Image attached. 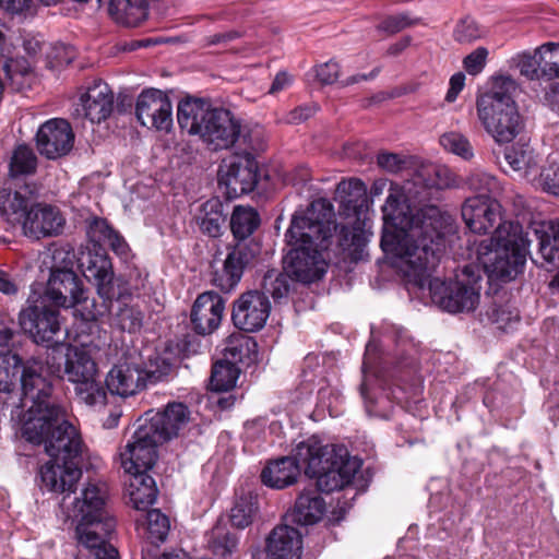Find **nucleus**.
<instances>
[{
	"instance_id": "49530a36",
	"label": "nucleus",
	"mask_w": 559,
	"mask_h": 559,
	"mask_svg": "<svg viewBox=\"0 0 559 559\" xmlns=\"http://www.w3.org/2000/svg\"><path fill=\"white\" fill-rule=\"evenodd\" d=\"M282 559H300L302 539L298 530L282 524Z\"/></svg>"
},
{
	"instance_id": "2eb2a0df",
	"label": "nucleus",
	"mask_w": 559,
	"mask_h": 559,
	"mask_svg": "<svg viewBox=\"0 0 559 559\" xmlns=\"http://www.w3.org/2000/svg\"><path fill=\"white\" fill-rule=\"evenodd\" d=\"M97 378V364L90 352L70 344L66 379L75 384L76 397L88 406L106 405V391Z\"/></svg>"
},
{
	"instance_id": "c85d7f7f",
	"label": "nucleus",
	"mask_w": 559,
	"mask_h": 559,
	"mask_svg": "<svg viewBox=\"0 0 559 559\" xmlns=\"http://www.w3.org/2000/svg\"><path fill=\"white\" fill-rule=\"evenodd\" d=\"M33 204V199L26 192L12 188L0 189V215L11 226H21Z\"/></svg>"
},
{
	"instance_id": "8fccbe9b",
	"label": "nucleus",
	"mask_w": 559,
	"mask_h": 559,
	"mask_svg": "<svg viewBox=\"0 0 559 559\" xmlns=\"http://www.w3.org/2000/svg\"><path fill=\"white\" fill-rule=\"evenodd\" d=\"M186 330H188V328H186ZM202 336L203 335L197 334L192 329V331H186L185 333L177 335L175 342H169L168 347L170 348L173 343H175L178 355L189 357L200 352Z\"/></svg>"
},
{
	"instance_id": "9d476101",
	"label": "nucleus",
	"mask_w": 559,
	"mask_h": 559,
	"mask_svg": "<svg viewBox=\"0 0 559 559\" xmlns=\"http://www.w3.org/2000/svg\"><path fill=\"white\" fill-rule=\"evenodd\" d=\"M242 145L219 166L218 187L228 200L252 192L261 179L257 156L266 148L262 130L255 128L245 133Z\"/></svg>"
},
{
	"instance_id": "774afa93",
	"label": "nucleus",
	"mask_w": 559,
	"mask_h": 559,
	"mask_svg": "<svg viewBox=\"0 0 559 559\" xmlns=\"http://www.w3.org/2000/svg\"><path fill=\"white\" fill-rule=\"evenodd\" d=\"M465 85V74L463 72H457L453 74L450 79V87L445 95V100L452 103L456 99L457 95L461 93Z\"/></svg>"
},
{
	"instance_id": "c9c22d12",
	"label": "nucleus",
	"mask_w": 559,
	"mask_h": 559,
	"mask_svg": "<svg viewBox=\"0 0 559 559\" xmlns=\"http://www.w3.org/2000/svg\"><path fill=\"white\" fill-rule=\"evenodd\" d=\"M46 346V357L43 361L44 371L53 380L66 379V368L68 365V354L70 344L55 341L52 344H43Z\"/></svg>"
},
{
	"instance_id": "9b49d317",
	"label": "nucleus",
	"mask_w": 559,
	"mask_h": 559,
	"mask_svg": "<svg viewBox=\"0 0 559 559\" xmlns=\"http://www.w3.org/2000/svg\"><path fill=\"white\" fill-rule=\"evenodd\" d=\"M280 299V271L269 270L261 282L260 289L241 293L233 301L231 322L234 326L245 333L261 331L271 313V301Z\"/></svg>"
},
{
	"instance_id": "58836bf2",
	"label": "nucleus",
	"mask_w": 559,
	"mask_h": 559,
	"mask_svg": "<svg viewBox=\"0 0 559 559\" xmlns=\"http://www.w3.org/2000/svg\"><path fill=\"white\" fill-rule=\"evenodd\" d=\"M38 158L34 151L25 144L17 145L9 163V176L21 178L33 176L37 171Z\"/></svg>"
},
{
	"instance_id": "e2e57ef3",
	"label": "nucleus",
	"mask_w": 559,
	"mask_h": 559,
	"mask_svg": "<svg viewBox=\"0 0 559 559\" xmlns=\"http://www.w3.org/2000/svg\"><path fill=\"white\" fill-rule=\"evenodd\" d=\"M0 8L12 15H33L35 7L33 0H0Z\"/></svg>"
},
{
	"instance_id": "69168bd1",
	"label": "nucleus",
	"mask_w": 559,
	"mask_h": 559,
	"mask_svg": "<svg viewBox=\"0 0 559 559\" xmlns=\"http://www.w3.org/2000/svg\"><path fill=\"white\" fill-rule=\"evenodd\" d=\"M318 107L314 105H304L292 110L287 116L288 123H300L312 117Z\"/></svg>"
},
{
	"instance_id": "cd10ccee",
	"label": "nucleus",
	"mask_w": 559,
	"mask_h": 559,
	"mask_svg": "<svg viewBox=\"0 0 559 559\" xmlns=\"http://www.w3.org/2000/svg\"><path fill=\"white\" fill-rule=\"evenodd\" d=\"M259 509L258 495L241 487L235 490L233 506L228 512V521L233 527L245 530L253 523Z\"/></svg>"
},
{
	"instance_id": "b1692460",
	"label": "nucleus",
	"mask_w": 559,
	"mask_h": 559,
	"mask_svg": "<svg viewBox=\"0 0 559 559\" xmlns=\"http://www.w3.org/2000/svg\"><path fill=\"white\" fill-rule=\"evenodd\" d=\"M81 103L85 118L93 123H99L106 120L112 112L114 94L108 84L98 80L81 96Z\"/></svg>"
},
{
	"instance_id": "f8f14e48",
	"label": "nucleus",
	"mask_w": 559,
	"mask_h": 559,
	"mask_svg": "<svg viewBox=\"0 0 559 559\" xmlns=\"http://www.w3.org/2000/svg\"><path fill=\"white\" fill-rule=\"evenodd\" d=\"M75 254L73 251L55 250L52 265L46 284L43 298L57 307L72 308L81 306L82 316L84 307L91 308V300L86 296L83 281L74 271Z\"/></svg>"
},
{
	"instance_id": "0e129e2a",
	"label": "nucleus",
	"mask_w": 559,
	"mask_h": 559,
	"mask_svg": "<svg viewBox=\"0 0 559 559\" xmlns=\"http://www.w3.org/2000/svg\"><path fill=\"white\" fill-rule=\"evenodd\" d=\"M44 40L38 36L26 34L22 37V46L26 55L31 58H35L43 50Z\"/></svg>"
},
{
	"instance_id": "72a5a7b5",
	"label": "nucleus",
	"mask_w": 559,
	"mask_h": 559,
	"mask_svg": "<svg viewBox=\"0 0 559 559\" xmlns=\"http://www.w3.org/2000/svg\"><path fill=\"white\" fill-rule=\"evenodd\" d=\"M504 159L510 168L521 176H528L538 168V155L522 140L504 150Z\"/></svg>"
},
{
	"instance_id": "aec40b11",
	"label": "nucleus",
	"mask_w": 559,
	"mask_h": 559,
	"mask_svg": "<svg viewBox=\"0 0 559 559\" xmlns=\"http://www.w3.org/2000/svg\"><path fill=\"white\" fill-rule=\"evenodd\" d=\"M466 227L475 234L495 233L500 224L510 223L501 217V205L497 199L467 198L461 209Z\"/></svg>"
},
{
	"instance_id": "4d7b16f0",
	"label": "nucleus",
	"mask_w": 559,
	"mask_h": 559,
	"mask_svg": "<svg viewBox=\"0 0 559 559\" xmlns=\"http://www.w3.org/2000/svg\"><path fill=\"white\" fill-rule=\"evenodd\" d=\"M317 80L322 85H331L335 83L340 76V64L333 60L314 67Z\"/></svg>"
},
{
	"instance_id": "39448f33",
	"label": "nucleus",
	"mask_w": 559,
	"mask_h": 559,
	"mask_svg": "<svg viewBox=\"0 0 559 559\" xmlns=\"http://www.w3.org/2000/svg\"><path fill=\"white\" fill-rule=\"evenodd\" d=\"M261 218L252 207L235 206L229 221L234 245L227 246V254L222 265H211V283L223 293L231 292L241 281L248 269L261 252V243L251 237L259 228Z\"/></svg>"
},
{
	"instance_id": "6e6d98bb",
	"label": "nucleus",
	"mask_w": 559,
	"mask_h": 559,
	"mask_svg": "<svg viewBox=\"0 0 559 559\" xmlns=\"http://www.w3.org/2000/svg\"><path fill=\"white\" fill-rule=\"evenodd\" d=\"M280 524L275 525L265 539L263 550L254 555V559H280Z\"/></svg>"
},
{
	"instance_id": "f3484780",
	"label": "nucleus",
	"mask_w": 559,
	"mask_h": 559,
	"mask_svg": "<svg viewBox=\"0 0 559 559\" xmlns=\"http://www.w3.org/2000/svg\"><path fill=\"white\" fill-rule=\"evenodd\" d=\"M28 306L21 310L19 323L36 344H52L55 336L60 332V311L53 304L38 297L36 300L27 299Z\"/></svg>"
},
{
	"instance_id": "e433bc0d",
	"label": "nucleus",
	"mask_w": 559,
	"mask_h": 559,
	"mask_svg": "<svg viewBox=\"0 0 559 559\" xmlns=\"http://www.w3.org/2000/svg\"><path fill=\"white\" fill-rule=\"evenodd\" d=\"M169 97L159 90H144L138 97L135 104V116L143 127H148L152 119L160 110L162 104Z\"/></svg>"
},
{
	"instance_id": "a19ab883",
	"label": "nucleus",
	"mask_w": 559,
	"mask_h": 559,
	"mask_svg": "<svg viewBox=\"0 0 559 559\" xmlns=\"http://www.w3.org/2000/svg\"><path fill=\"white\" fill-rule=\"evenodd\" d=\"M336 191L345 195L343 203L356 214H359L362 207L367 205V187L360 179L342 180L337 185Z\"/></svg>"
},
{
	"instance_id": "473e14b6",
	"label": "nucleus",
	"mask_w": 559,
	"mask_h": 559,
	"mask_svg": "<svg viewBox=\"0 0 559 559\" xmlns=\"http://www.w3.org/2000/svg\"><path fill=\"white\" fill-rule=\"evenodd\" d=\"M224 359L235 366H250L258 357V343L246 334H231L223 349Z\"/></svg>"
},
{
	"instance_id": "79ce46f5",
	"label": "nucleus",
	"mask_w": 559,
	"mask_h": 559,
	"mask_svg": "<svg viewBox=\"0 0 559 559\" xmlns=\"http://www.w3.org/2000/svg\"><path fill=\"white\" fill-rule=\"evenodd\" d=\"M23 361L19 354L0 353V392L10 393L14 390Z\"/></svg>"
},
{
	"instance_id": "052dcab7",
	"label": "nucleus",
	"mask_w": 559,
	"mask_h": 559,
	"mask_svg": "<svg viewBox=\"0 0 559 559\" xmlns=\"http://www.w3.org/2000/svg\"><path fill=\"white\" fill-rule=\"evenodd\" d=\"M377 163L382 169L396 174L405 167L406 159L396 153L382 152L378 154Z\"/></svg>"
},
{
	"instance_id": "2f4dec72",
	"label": "nucleus",
	"mask_w": 559,
	"mask_h": 559,
	"mask_svg": "<svg viewBox=\"0 0 559 559\" xmlns=\"http://www.w3.org/2000/svg\"><path fill=\"white\" fill-rule=\"evenodd\" d=\"M109 15L120 25L136 27L148 15L147 0H109Z\"/></svg>"
},
{
	"instance_id": "603ef678",
	"label": "nucleus",
	"mask_w": 559,
	"mask_h": 559,
	"mask_svg": "<svg viewBox=\"0 0 559 559\" xmlns=\"http://www.w3.org/2000/svg\"><path fill=\"white\" fill-rule=\"evenodd\" d=\"M421 22L420 17H411L406 12L395 15L386 16L378 26L377 29L385 32L390 35L399 33L407 27L417 25Z\"/></svg>"
},
{
	"instance_id": "1a4fd4ad",
	"label": "nucleus",
	"mask_w": 559,
	"mask_h": 559,
	"mask_svg": "<svg viewBox=\"0 0 559 559\" xmlns=\"http://www.w3.org/2000/svg\"><path fill=\"white\" fill-rule=\"evenodd\" d=\"M443 251L439 254H441ZM395 266L404 274L408 282L424 288L428 284L431 301L441 310L450 313L471 312L475 310L479 304L480 298V281L479 269L477 265H465L461 273L456 275L453 282H445L438 277L430 278L432 270L437 266L439 261L433 264L426 274L423 275L420 282L416 278L408 276L399 265L397 257L394 255ZM440 260V258H438Z\"/></svg>"
},
{
	"instance_id": "5701e85b",
	"label": "nucleus",
	"mask_w": 559,
	"mask_h": 559,
	"mask_svg": "<svg viewBox=\"0 0 559 559\" xmlns=\"http://www.w3.org/2000/svg\"><path fill=\"white\" fill-rule=\"evenodd\" d=\"M189 419L190 411L186 404L169 402L143 426L157 437V441L167 442L178 436Z\"/></svg>"
},
{
	"instance_id": "4be33fe9",
	"label": "nucleus",
	"mask_w": 559,
	"mask_h": 559,
	"mask_svg": "<svg viewBox=\"0 0 559 559\" xmlns=\"http://www.w3.org/2000/svg\"><path fill=\"white\" fill-rule=\"evenodd\" d=\"M64 219L57 206L33 202L21 227L28 238L39 240L62 233Z\"/></svg>"
},
{
	"instance_id": "680f3d73",
	"label": "nucleus",
	"mask_w": 559,
	"mask_h": 559,
	"mask_svg": "<svg viewBox=\"0 0 559 559\" xmlns=\"http://www.w3.org/2000/svg\"><path fill=\"white\" fill-rule=\"evenodd\" d=\"M173 126V106L171 102L168 98L166 103L162 104L160 110L158 114L152 119L151 123L147 128H155L159 131H169Z\"/></svg>"
},
{
	"instance_id": "4468645a",
	"label": "nucleus",
	"mask_w": 559,
	"mask_h": 559,
	"mask_svg": "<svg viewBox=\"0 0 559 559\" xmlns=\"http://www.w3.org/2000/svg\"><path fill=\"white\" fill-rule=\"evenodd\" d=\"M80 266L84 277L96 286L97 294L102 299L97 304L95 299L91 300V308L84 307L85 321H97L99 318L110 312L112 301L116 297L114 285V269L111 259L102 247L88 250L80 259Z\"/></svg>"
},
{
	"instance_id": "a18cd8bd",
	"label": "nucleus",
	"mask_w": 559,
	"mask_h": 559,
	"mask_svg": "<svg viewBox=\"0 0 559 559\" xmlns=\"http://www.w3.org/2000/svg\"><path fill=\"white\" fill-rule=\"evenodd\" d=\"M440 144L448 152H451L466 160L474 156L471 142L464 134L460 132H445L440 136Z\"/></svg>"
},
{
	"instance_id": "7ed1b4c3",
	"label": "nucleus",
	"mask_w": 559,
	"mask_h": 559,
	"mask_svg": "<svg viewBox=\"0 0 559 559\" xmlns=\"http://www.w3.org/2000/svg\"><path fill=\"white\" fill-rule=\"evenodd\" d=\"M336 227L333 205L324 198L312 201L302 214H295L285 235L293 246L284 260L287 275L304 283L322 278L328 270L322 252L330 247Z\"/></svg>"
},
{
	"instance_id": "f03ea898",
	"label": "nucleus",
	"mask_w": 559,
	"mask_h": 559,
	"mask_svg": "<svg viewBox=\"0 0 559 559\" xmlns=\"http://www.w3.org/2000/svg\"><path fill=\"white\" fill-rule=\"evenodd\" d=\"M19 380L21 406L26 408L21 436L32 444L44 445L50 456L38 472L40 487L69 496L82 477L81 435L52 401L53 380L44 371L40 358L24 360Z\"/></svg>"
},
{
	"instance_id": "412c9836",
	"label": "nucleus",
	"mask_w": 559,
	"mask_h": 559,
	"mask_svg": "<svg viewBox=\"0 0 559 559\" xmlns=\"http://www.w3.org/2000/svg\"><path fill=\"white\" fill-rule=\"evenodd\" d=\"M226 300L216 292L207 290L194 300L190 321L199 335H210L215 332L223 320Z\"/></svg>"
},
{
	"instance_id": "3c124183",
	"label": "nucleus",
	"mask_w": 559,
	"mask_h": 559,
	"mask_svg": "<svg viewBox=\"0 0 559 559\" xmlns=\"http://www.w3.org/2000/svg\"><path fill=\"white\" fill-rule=\"evenodd\" d=\"M483 36L484 31L469 17L460 20L453 31V38L459 44H471Z\"/></svg>"
},
{
	"instance_id": "c03bdc74",
	"label": "nucleus",
	"mask_w": 559,
	"mask_h": 559,
	"mask_svg": "<svg viewBox=\"0 0 559 559\" xmlns=\"http://www.w3.org/2000/svg\"><path fill=\"white\" fill-rule=\"evenodd\" d=\"M539 57L540 80L559 79V44L546 43L536 49Z\"/></svg>"
},
{
	"instance_id": "393cba45",
	"label": "nucleus",
	"mask_w": 559,
	"mask_h": 559,
	"mask_svg": "<svg viewBox=\"0 0 559 559\" xmlns=\"http://www.w3.org/2000/svg\"><path fill=\"white\" fill-rule=\"evenodd\" d=\"M227 217L224 203L218 198H211L200 205L194 218L203 235L218 238L227 227Z\"/></svg>"
},
{
	"instance_id": "423d86ee",
	"label": "nucleus",
	"mask_w": 559,
	"mask_h": 559,
	"mask_svg": "<svg viewBox=\"0 0 559 559\" xmlns=\"http://www.w3.org/2000/svg\"><path fill=\"white\" fill-rule=\"evenodd\" d=\"M177 121L181 130L199 135L212 151L227 150L250 130H242L240 120L226 108L212 107L202 98L187 97L179 102Z\"/></svg>"
},
{
	"instance_id": "37998d69",
	"label": "nucleus",
	"mask_w": 559,
	"mask_h": 559,
	"mask_svg": "<svg viewBox=\"0 0 559 559\" xmlns=\"http://www.w3.org/2000/svg\"><path fill=\"white\" fill-rule=\"evenodd\" d=\"M466 186L483 199H497L501 192V187L497 178L486 171L476 169L466 178Z\"/></svg>"
},
{
	"instance_id": "dca6fc26",
	"label": "nucleus",
	"mask_w": 559,
	"mask_h": 559,
	"mask_svg": "<svg viewBox=\"0 0 559 559\" xmlns=\"http://www.w3.org/2000/svg\"><path fill=\"white\" fill-rule=\"evenodd\" d=\"M477 116L484 129L497 143H509L523 130L524 121L518 105L493 104L486 98L476 105Z\"/></svg>"
},
{
	"instance_id": "de8ad7c7",
	"label": "nucleus",
	"mask_w": 559,
	"mask_h": 559,
	"mask_svg": "<svg viewBox=\"0 0 559 559\" xmlns=\"http://www.w3.org/2000/svg\"><path fill=\"white\" fill-rule=\"evenodd\" d=\"M511 63L513 67L519 69L521 75L525 76L528 80H540L539 75V57L536 55V50L534 55L527 51L520 52L515 55L511 59Z\"/></svg>"
},
{
	"instance_id": "0eeeda50",
	"label": "nucleus",
	"mask_w": 559,
	"mask_h": 559,
	"mask_svg": "<svg viewBox=\"0 0 559 559\" xmlns=\"http://www.w3.org/2000/svg\"><path fill=\"white\" fill-rule=\"evenodd\" d=\"M75 535L79 545L87 550L88 559H120L118 550L109 543L116 528V519L106 508L105 492L88 484L80 498H75Z\"/></svg>"
},
{
	"instance_id": "f257e3e1",
	"label": "nucleus",
	"mask_w": 559,
	"mask_h": 559,
	"mask_svg": "<svg viewBox=\"0 0 559 559\" xmlns=\"http://www.w3.org/2000/svg\"><path fill=\"white\" fill-rule=\"evenodd\" d=\"M453 182V174L448 168H425L415 175L405 194L391 191L382 206L384 223L393 230L383 231L381 247L396 255L397 265L417 282L437 263L448 237L455 231L451 214L437 205L421 203L432 189L442 190Z\"/></svg>"
},
{
	"instance_id": "7c9ffc66",
	"label": "nucleus",
	"mask_w": 559,
	"mask_h": 559,
	"mask_svg": "<svg viewBox=\"0 0 559 559\" xmlns=\"http://www.w3.org/2000/svg\"><path fill=\"white\" fill-rule=\"evenodd\" d=\"M127 492L130 503L139 511H145L157 498L158 489L155 479L148 472L130 473Z\"/></svg>"
},
{
	"instance_id": "a211bd4d",
	"label": "nucleus",
	"mask_w": 559,
	"mask_h": 559,
	"mask_svg": "<svg viewBox=\"0 0 559 559\" xmlns=\"http://www.w3.org/2000/svg\"><path fill=\"white\" fill-rule=\"evenodd\" d=\"M164 443L141 425L120 452L121 466L126 473L150 472L157 461V447Z\"/></svg>"
},
{
	"instance_id": "864d4df0",
	"label": "nucleus",
	"mask_w": 559,
	"mask_h": 559,
	"mask_svg": "<svg viewBox=\"0 0 559 559\" xmlns=\"http://www.w3.org/2000/svg\"><path fill=\"white\" fill-rule=\"evenodd\" d=\"M87 234L94 241L119 240V234L109 225L107 219L93 217L88 223Z\"/></svg>"
},
{
	"instance_id": "5fc2aeb1",
	"label": "nucleus",
	"mask_w": 559,
	"mask_h": 559,
	"mask_svg": "<svg viewBox=\"0 0 559 559\" xmlns=\"http://www.w3.org/2000/svg\"><path fill=\"white\" fill-rule=\"evenodd\" d=\"M489 51L485 47H477L463 59V66L471 75H477L486 66Z\"/></svg>"
},
{
	"instance_id": "bb28decb",
	"label": "nucleus",
	"mask_w": 559,
	"mask_h": 559,
	"mask_svg": "<svg viewBox=\"0 0 559 559\" xmlns=\"http://www.w3.org/2000/svg\"><path fill=\"white\" fill-rule=\"evenodd\" d=\"M525 233L534 236L543 259L554 267H559V221L535 223Z\"/></svg>"
},
{
	"instance_id": "6e6552de",
	"label": "nucleus",
	"mask_w": 559,
	"mask_h": 559,
	"mask_svg": "<svg viewBox=\"0 0 559 559\" xmlns=\"http://www.w3.org/2000/svg\"><path fill=\"white\" fill-rule=\"evenodd\" d=\"M530 233L519 223L500 224L490 238V247H483L479 261L489 282H509L522 271L528 252Z\"/></svg>"
},
{
	"instance_id": "20e7f679",
	"label": "nucleus",
	"mask_w": 559,
	"mask_h": 559,
	"mask_svg": "<svg viewBox=\"0 0 559 559\" xmlns=\"http://www.w3.org/2000/svg\"><path fill=\"white\" fill-rule=\"evenodd\" d=\"M290 466L294 472L282 477V488L293 485L304 469L308 477L316 478L319 491L330 493L352 483L360 462L349 457L343 447L308 441L300 442L293 455L282 456V469Z\"/></svg>"
},
{
	"instance_id": "f704fd0d",
	"label": "nucleus",
	"mask_w": 559,
	"mask_h": 559,
	"mask_svg": "<svg viewBox=\"0 0 559 559\" xmlns=\"http://www.w3.org/2000/svg\"><path fill=\"white\" fill-rule=\"evenodd\" d=\"M325 511L324 500L314 492H302L295 502L294 520L302 525H309L321 520Z\"/></svg>"
},
{
	"instance_id": "ea45409f",
	"label": "nucleus",
	"mask_w": 559,
	"mask_h": 559,
	"mask_svg": "<svg viewBox=\"0 0 559 559\" xmlns=\"http://www.w3.org/2000/svg\"><path fill=\"white\" fill-rule=\"evenodd\" d=\"M240 374V368L225 359L212 366L210 385L213 391L226 392L235 388Z\"/></svg>"
},
{
	"instance_id": "09e8293b",
	"label": "nucleus",
	"mask_w": 559,
	"mask_h": 559,
	"mask_svg": "<svg viewBox=\"0 0 559 559\" xmlns=\"http://www.w3.org/2000/svg\"><path fill=\"white\" fill-rule=\"evenodd\" d=\"M76 57V50L73 46L57 43L51 46L47 53V63L50 69H61L69 66Z\"/></svg>"
},
{
	"instance_id": "338daca9",
	"label": "nucleus",
	"mask_w": 559,
	"mask_h": 559,
	"mask_svg": "<svg viewBox=\"0 0 559 559\" xmlns=\"http://www.w3.org/2000/svg\"><path fill=\"white\" fill-rule=\"evenodd\" d=\"M310 170L305 166H299L293 173L282 175V183L304 185L310 180Z\"/></svg>"
},
{
	"instance_id": "6ab92c4d",
	"label": "nucleus",
	"mask_w": 559,
	"mask_h": 559,
	"mask_svg": "<svg viewBox=\"0 0 559 559\" xmlns=\"http://www.w3.org/2000/svg\"><path fill=\"white\" fill-rule=\"evenodd\" d=\"M36 147L47 159H57L68 155L74 145V132L71 124L62 118H52L37 130Z\"/></svg>"
},
{
	"instance_id": "13d9d810",
	"label": "nucleus",
	"mask_w": 559,
	"mask_h": 559,
	"mask_svg": "<svg viewBox=\"0 0 559 559\" xmlns=\"http://www.w3.org/2000/svg\"><path fill=\"white\" fill-rule=\"evenodd\" d=\"M540 185L543 189L559 197V165H550L540 171Z\"/></svg>"
},
{
	"instance_id": "a878e982",
	"label": "nucleus",
	"mask_w": 559,
	"mask_h": 559,
	"mask_svg": "<svg viewBox=\"0 0 559 559\" xmlns=\"http://www.w3.org/2000/svg\"><path fill=\"white\" fill-rule=\"evenodd\" d=\"M204 538L207 550L217 559H234L238 554L239 535L229 530L223 516L217 519Z\"/></svg>"
},
{
	"instance_id": "ddd939ff",
	"label": "nucleus",
	"mask_w": 559,
	"mask_h": 559,
	"mask_svg": "<svg viewBox=\"0 0 559 559\" xmlns=\"http://www.w3.org/2000/svg\"><path fill=\"white\" fill-rule=\"evenodd\" d=\"M174 370V364L164 357L151 361V368L127 360L114 365L105 379V391L112 395L128 397L144 390L148 384L167 380Z\"/></svg>"
},
{
	"instance_id": "bf43d9fd",
	"label": "nucleus",
	"mask_w": 559,
	"mask_h": 559,
	"mask_svg": "<svg viewBox=\"0 0 559 559\" xmlns=\"http://www.w3.org/2000/svg\"><path fill=\"white\" fill-rule=\"evenodd\" d=\"M261 483L273 489H280V457L271 459L263 467Z\"/></svg>"
},
{
	"instance_id": "c756f323",
	"label": "nucleus",
	"mask_w": 559,
	"mask_h": 559,
	"mask_svg": "<svg viewBox=\"0 0 559 559\" xmlns=\"http://www.w3.org/2000/svg\"><path fill=\"white\" fill-rule=\"evenodd\" d=\"M135 528L150 544L158 546L168 537L170 520L159 509H151L136 518Z\"/></svg>"
},
{
	"instance_id": "4c0bfd02",
	"label": "nucleus",
	"mask_w": 559,
	"mask_h": 559,
	"mask_svg": "<svg viewBox=\"0 0 559 559\" xmlns=\"http://www.w3.org/2000/svg\"><path fill=\"white\" fill-rule=\"evenodd\" d=\"M519 86L516 81L507 74H500L492 78L491 88L477 97L476 105L481 104L487 97L493 100V104H510L516 105L514 94Z\"/></svg>"
}]
</instances>
